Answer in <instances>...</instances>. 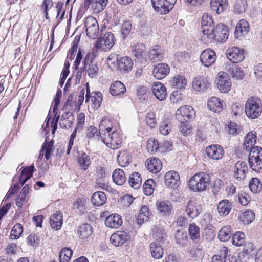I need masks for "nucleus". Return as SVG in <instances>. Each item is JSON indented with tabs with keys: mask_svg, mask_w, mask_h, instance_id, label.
Instances as JSON below:
<instances>
[{
	"mask_svg": "<svg viewBox=\"0 0 262 262\" xmlns=\"http://www.w3.org/2000/svg\"><path fill=\"white\" fill-rule=\"evenodd\" d=\"M229 31L227 26L224 24L220 23L215 28H213L206 36H202V40L205 43H210L213 41L218 42H225L228 38Z\"/></svg>",
	"mask_w": 262,
	"mask_h": 262,
	"instance_id": "nucleus-1",
	"label": "nucleus"
},
{
	"mask_svg": "<svg viewBox=\"0 0 262 262\" xmlns=\"http://www.w3.org/2000/svg\"><path fill=\"white\" fill-rule=\"evenodd\" d=\"M209 177L204 172L195 173L188 181L189 189L194 192L204 191L209 185Z\"/></svg>",
	"mask_w": 262,
	"mask_h": 262,
	"instance_id": "nucleus-2",
	"label": "nucleus"
},
{
	"mask_svg": "<svg viewBox=\"0 0 262 262\" xmlns=\"http://www.w3.org/2000/svg\"><path fill=\"white\" fill-rule=\"evenodd\" d=\"M245 111L247 116L251 119L258 117L261 113V102L257 97H251L246 101Z\"/></svg>",
	"mask_w": 262,
	"mask_h": 262,
	"instance_id": "nucleus-3",
	"label": "nucleus"
},
{
	"mask_svg": "<svg viewBox=\"0 0 262 262\" xmlns=\"http://www.w3.org/2000/svg\"><path fill=\"white\" fill-rule=\"evenodd\" d=\"M115 41L114 35L111 32H106L96 42L95 48L100 51L107 52L114 46Z\"/></svg>",
	"mask_w": 262,
	"mask_h": 262,
	"instance_id": "nucleus-4",
	"label": "nucleus"
},
{
	"mask_svg": "<svg viewBox=\"0 0 262 262\" xmlns=\"http://www.w3.org/2000/svg\"><path fill=\"white\" fill-rule=\"evenodd\" d=\"M102 137V142L112 149L119 148L122 143L121 138L116 129L112 130V132L108 133L106 135Z\"/></svg>",
	"mask_w": 262,
	"mask_h": 262,
	"instance_id": "nucleus-5",
	"label": "nucleus"
},
{
	"mask_svg": "<svg viewBox=\"0 0 262 262\" xmlns=\"http://www.w3.org/2000/svg\"><path fill=\"white\" fill-rule=\"evenodd\" d=\"M175 115L176 119L182 123L194 118L195 112L191 106L184 105L177 109Z\"/></svg>",
	"mask_w": 262,
	"mask_h": 262,
	"instance_id": "nucleus-6",
	"label": "nucleus"
},
{
	"mask_svg": "<svg viewBox=\"0 0 262 262\" xmlns=\"http://www.w3.org/2000/svg\"><path fill=\"white\" fill-rule=\"evenodd\" d=\"M155 10L160 14L168 13L173 7L176 0H151Z\"/></svg>",
	"mask_w": 262,
	"mask_h": 262,
	"instance_id": "nucleus-7",
	"label": "nucleus"
},
{
	"mask_svg": "<svg viewBox=\"0 0 262 262\" xmlns=\"http://www.w3.org/2000/svg\"><path fill=\"white\" fill-rule=\"evenodd\" d=\"M217 88L223 93L228 92L231 87V82L228 74L225 72H220L217 76Z\"/></svg>",
	"mask_w": 262,
	"mask_h": 262,
	"instance_id": "nucleus-8",
	"label": "nucleus"
},
{
	"mask_svg": "<svg viewBox=\"0 0 262 262\" xmlns=\"http://www.w3.org/2000/svg\"><path fill=\"white\" fill-rule=\"evenodd\" d=\"M247 164L244 161H238L234 165L233 171V177L237 181H241L244 180L248 172Z\"/></svg>",
	"mask_w": 262,
	"mask_h": 262,
	"instance_id": "nucleus-9",
	"label": "nucleus"
},
{
	"mask_svg": "<svg viewBox=\"0 0 262 262\" xmlns=\"http://www.w3.org/2000/svg\"><path fill=\"white\" fill-rule=\"evenodd\" d=\"M206 154L209 158L219 160L223 158L224 151L221 146L217 144H212L206 147Z\"/></svg>",
	"mask_w": 262,
	"mask_h": 262,
	"instance_id": "nucleus-10",
	"label": "nucleus"
},
{
	"mask_svg": "<svg viewBox=\"0 0 262 262\" xmlns=\"http://www.w3.org/2000/svg\"><path fill=\"white\" fill-rule=\"evenodd\" d=\"M227 58L232 63H238L243 61L245 58L244 51L236 47L229 48L226 52Z\"/></svg>",
	"mask_w": 262,
	"mask_h": 262,
	"instance_id": "nucleus-11",
	"label": "nucleus"
},
{
	"mask_svg": "<svg viewBox=\"0 0 262 262\" xmlns=\"http://www.w3.org/2000/svg\"><path fill=\"white\" fill-rule=\"evenodd\" d=\"M108 0H84V8H88L91 5V9L94 13H98L102 12L106 7Z\"/></svg>",
	"mask_w": 262,
	"mask_h": 262,
	"instance_id": "nucleus-12",
	"label": "nucleus"
},
{
	"mask_svg": "<svg viewBox=\"0 0 262 262\" xmlns=\"http://www.w3.org/2000/svg\"><path fill=\"white\" fill-rule=\"evenodd\" d=\"M156 206L158 213L162 216H169L172 211L171 203L167 200H157Z\"/></svg>",
	"mask_w": 262,
	"mask_h": 262,
	"instance_id": "nucleus-13",
	"label": "nucleus"
},
{
	"mask_svg": "<svg viewBox=\"0 0 262 262\" xmlns=\"http://www.w3.org/2000/svg\"><path fill=\"white\" fill-rule=\"evenodd\" d=\"M180 176L175 171L167 172L164 176V183L168 187L176 188L180 184Z\"/></svg>",
	"mask_w": 262,
	"mask_h": 262,
	"instance_id": "nucleus-14",
	"label": "nucleus"
},
{
	"mask_svg": "<svg viewBox=\"0 0 262 262\" xmlns=\"http://www.w3.org/2000/svg\"><path fill=\"white\" fill-rule=\"evenodd\" d=\"M216 54L211 49H207L202 52L200 55V61L205 67H209L215 62Z\"/></svg>",
	"mask_w": 262,
	"mask_h": 262,
	"instance_id": "nucleus-15",
	"label": "nucleus"
},
{
	"mask_svg": "<svg viewBox=\"0 0 262 262\" xmlns=\"http://www.w3.org/2000/svg\"><path fill=\"white\" fill-rule=\"evenodd\" d=\"M132 54L137 60L141 62L146 61V52H145V46L141 43L134 45L130 47Z\"/></svg>",
	"mask_w": 262,
	"mask_h": 262,
	"instance_id": "nucleus-16",
	"label": "nucleus"
},
{
	"mask_svg": "<svg viewBox=\"0 0 262 262\" xmlns=\"http://www.w3.org/2000/svg\"><path fill=\"white\" fill-rule=\"evenodd\" d=\"M129 237L128 233L118 231L111 236L110 241L115 246H119L124 244Z\"/></svg>",
	"mask_w": 262,
	"mask_h": 262,
	"instance_id": "nucleus-17",
	"label": "nucleus"
},
{
	"mask_svg": "<svg viewBox=\"0 0 262 262\" xmlns=\"http://www.w3.org/2000/svg\"><path fill=\"white\" fill-rule=\"evenodd\" d=\"M61 93L59 91H57L55 97L54 98L52 102V110L53 113L54 114L55 118H54L51 126L52 127V133L54 134L57 128V123L59 119V116L56 117L57 114V108L60 103V98L61 97Z\"/></svg>",
	"mask_w": 262,
	"mask_h": 262,
	"instance_id": "nucleus-18",
	"label": "nucleus"
},
{
	"mask_svg": "<svg viewBox=\"0 0 262 262\" xmlns=\"http://www.w3.org/2000/svg\"><path fill=\"white\" fill-rule=\"evenodd\" d=\"M152 94L160 101L164 100L167 97V91L165 86L161 82H154L151 88Z\"/></svg>",
	"mask_w": 262,
	"mask_h": 262,
	"instance_id": "nucleus-19",
	"label": "nucleus"
},
{
	"mask_svg": "<svg viewBox=\"0 0 262 262\" xmlns=\"http://www.w3.org/2000/svg\"><path fill=\"white\" fill-rule=\"evenodd\" d=\"M202 208L200 204L194 200H190L188 203L186 212L189 217H196L202 212Z\"/></svg>",
	"mask_w": 262,
	"mask_h": 262,
	"instance_id": "nucleus-20",
	"label": "nucleus"
},
{
	"mask_svg": "<svg viewBox=\"0 0 262 262\" xmlns=\"http://www.w3.org/2000/svg\"><path fill=\"white\" fill-rule=\"evenodd\" d=\"M201 25L202 36H206L214 28L212 18L209 14L206 13L202 15Z\"/></svg>",
	"mask_w": 262,
	"mask_h": 262,
	"instance_id": "nucleus-21",
	"label": "nucleus"
},
{
	"mask_svg": "<svg viewBox=\"0 0 262 262\" xmlns=\"http://www.w3.org/2000/svg\"><path fill=\"white\" fill-rule=\"evenodd\" d=\"M170 68L166 63H158L155 66L153 70V75L157 79H162L165 78L169 73Z\"/></svg>",
	"mask_w": 262,
	"mask_h": 262,
	"instance_id": "nucleus-22",
	"label": "nucleus"
},
{
	"mask_svg": "<svg viewBox=\"0 0 262 262\" xmlns=\"http://www.w3.org/2000/svg\"><path fill=\"white\" fill-rule=\"evenodd\" d=\"M249 31V25L245 19L240 20L237 24L235 30V36L236 38L240 39L247 35Z\"/></svg>",
	"mask_w": 262,
	"mask_h": 262,
	"instance_id": "nucleus-23",
	"label": "nucleus"
},
{
	"mask_svg": "<svg viewBox=\"0 0 262 262\" xmlns=\"http://www.w3.org/2000/svg\"><path fill=\"white\" fill-rule=\"evenodd\" d=\"M96 183L97 185L103 189L107 187L108 180L104 168L101 166L98 167L96 170Z\"/></svg>",
	"mask_w": 262,
	"mask_h": 262,
	"instance_id": "nucleus-24",
	"label": "nucleus"
},
{
	"mask_svg": "<svg viewBox=\"0 0 262 262\" xmlns=\"http://www.w3.org/2000/svg\"><path fill=\"white\" fill-rule=\"evenodd\" d=\"M209 87L207 79L203 76H197L192 81V88L197 92H203Z\"/></svg>",
	"mask_w": 262,
	"mask_h": 262,
	"instance_id": "nucleus-25",
	"label": "nucleus"
},
{
	"mask_svg": "<svg viewBox=\"0 0 262 262\" xmlns=\"http://www.w3.org/2000/svg\"><path fill=\"white\" fill-rule=\"evenodd\" d=\"M145 166L149 171L154 173H157L162 169L161 161L155 157L147 159L145 161Z\"/></svg>",
	"mask_w": 262,
	"mask_h": 262,
	"instance_id": "nucleus-26",
	"label": "nucleus"
},
{
	"mask_svg": "<svg viewBox=\"0 0 262 262\" xmlns=\"http://www.w3.org/2000/svg\"><path fill=\"white\" fill-rule=\"evenodd\" d=\"M86 138L88 142H98L103 140L102 134L100 133L99 129L93 126H90L86 131Z\"/></svg>",
	"mask_w": 262,
	"mask_h": 262,
	"instance_id": "nucleus-27",
	"label": "nucleus"
},
{
	"mask_svg": "<svg viewBox=\"0 0 262 262\" xmlns=\"http://www.w3.org/2000/svg\"><path fill=\"white\" fill-rule=\"evenodd\" d=\"M228 3L227 0H211V9L216 14H220L227 9Z\"/></svg>",
	"mask_w": 262,
	"mask_h": 262,
	"instance_id": "nucleus-28",
	"label": "nucleus"
},
{
	"mask_svg": "<svg viewBox=\"0 0 262 262\" xmlns=\"http://www.w3.org/2000/svg\"><path fill=\"white\" fill-rule=\"evenodd\" d=\"M99 129L100 133L102 134V136L106 135L108 133L115 130L114 128L112 121L108 118L104 117L100 122Z\"/></svg>",
	"mask_w": 262,
	"mask_h": 262,
	"instance_id": "nucleus-29",
	"label": "nucleus"
},
{
	"mask_svg": "<svg viewBox=\"0 0 262 262\" xmlns=\"http://www.w3.org/2000/svg\"><path fill=\"white\" fill-rule=\"evenodd\" d=\"M74 120V117L72 113L64 112L60 117L59 125L62 128L68 129L72 126Z\"/></svg>",
	"mask_w": 262,
	"mask_h": 262,
	"instance_id": "nucleus-30",
	"label": "nucleus"
},
{
	"mask_svg": "<svg viewBox=\"0 0 262 262\" xmlns=\"http://www.w3.org/2000/svg\"><path fill=\"white\" fill-rule=\"evenodd\" d=\"M122 223L121 217L116 214H111L105 220V225L111 228H118Z\"/></svg>",
	"mask_w": 262,
	"mask_h": 262,
	"instance_id": "nucleus-31",
	"label": "nucleus"
},
{
	"mask_svg": "<svg viewBox=\"0 0 262 262\" xmlns=\"http://www.w3.org/2000/svg\"><path fill=\"white\" fill-rule=\"evenodd\" d=\"M50 226L55 230H59L63 224L62 214L59 212H56L52 215L50 218Z\"/></svg>",
	"mask_w": 262,
	"mask_h": 262,
	"instance_id": "nucleus-32",
	"label": "nucleus"
},
{
	"mask_svg": "<svg viewBox=\"0 0 262 262\" xmlns=\"http://www.w3.org/2000/svg\"><path fill=\"white\" fill-rule=\"evenodd\" d=\"M257 137L256 133L254 132H249L245 137L243 147L247 151H249L250 149L255 147L254 146L256 143Z\"/></svg>",
	"mask_w": 262,
	"mask_h": 262,
	"instance_id": "nucleus-33",
	"label": "nucleus"
},
{
	"mask_svg": "<svg viewBox=\"0 0 262 262\" xmlns=\"http://www.w3.org/2000/svg\"><path fill=\"white\" fill-rule=\"evenodd\" d=\"M133 67V61L128 56L122 57L118 61V68L123 73L130 71Z\"/></svg>",
	"mask_w": 262,
	"mask_h": 262,
	"instance_id": "nucleus-34",
	"label": "nucleus"
},
{
	"mask_svg": "<svg viewBox=\"0 0 262 262\" xmlns=\"http://www.w3.org/2000/svg\"><path fill=\"white\" fill-rule=\"evenodd\" d=\"M79 237L82 239L90 237L93 232L92 227L89 224H83L79 226L77 230Z\"/></svg>",
	"mask_w": 262,
	"mask_h": 262,
	"instance_id": "nucleus-35",
	"label": "nucleus"
},
{
	"mask_svg": "<svg viewBox=\"0 0 262 262\" xmlns=\"http://www.w3.org/2000/svg\"><path fill=\"white\" fill-rule=\"evenodd\" d=\"M231 208V203L227 200H223L219 203L217 210L221 216H225L230 213Z\"/></svg>",
	"mask_w": 262,
	"mask_h": 262,
	"instance_id": "nucleus-36",
	"label": "nucleus"
},
{
	"mask_svg": "<svg viewBox=\"0 0 262 262\" xmlns=\"http://www.w3.org/2000/svg\"><path fill=\"white\" fill-rule=\"evenodd\" d=\"M110 91L113 96H117L123 94L126 92V88L121 81H116L111 84Z\"/></svg>",
	"mask_w": 262,
	"mask_h": 262,
	"instance_id": "nucleus-37",
	"label": "nucleus"
},
{
	"mask_svg": "<svg viewBox=\"0 0 262 262\" xmlns=\"http://www.w3.org/2000/svg\"><path fill=\"white\" fill-rule=\"evenodd\" d=\"M161 244V243L153 242L150 245V252L155 259L161 258L163 255L164 251Z\"/></svg>",
	"mask_w": 262,
	"mask_h": 262,
	"instance_id": "nucleus-38",
	"label": "nucleus"
},
{
	"mask_svg": "<svg viewBox=\"0 0 262 262\" xmlns=\"http://www.w3.org/2000/svg\"><path fill=\"white\" fill-rule=\"evenodd\" d=\"M149 58L154 61L161 59L163 57V50L161 47L158 45L153 46L149 51Z\"/></svg>",
	"mask_w": 262,
	"mask_h": 262,
	"instance_id": "nucleus-39",
	"label": "nucleus"
},
{
	"mask_svg": "<svg viewBox=\"0 0 262 262\" xmlns=\"http://www.w3.org/2000/svg\"><path fill=\"white\" fill-rule=\"evenodd\" d=\"M89 101L91 102L94 108H99L102 101V94L99 91L92 92L89 97Z\"/></svg>",
	"mask_w": 262,
	"mask_h": 262,
	"instance_id": "nucleus-40",
	"label": "nucleus"
},
{
	"mask_svg": "<svg viewBox=\"0 0 262 262\" xmlns=\"http://www.w3.org/2000/svg\"><path fill=\"white\" fill-rule=\"evenodd\" d=\"M152 236L155 241L158 243H163L165 241L166 235V233L161 227H155L152 229Z\"/></svg>",
	"mask_w": 262,
	"mask_h": 262,
	"instance_id": "nucleus-41",
	"label": "nucleus"
},
{
	"mask_svg": "<svg viewBox=\"0 0 262 262\" xmlns=\"http://www.w3.org/2000/svg\"><path fill=\"white\" fill-rule=\"evenodd\" d=\"M106 195L101 191L95 192L91 198L92 203L96 206L103 205L106 202Z\"/></svg>",
	"mask_w": 262,
	"mask_h": 262,
	"instance_id": "nucleus-42",
	"label": "nucleus"
},
{
	"mask_svg": "<svg viewBox=\"0 0 262 262\" xmlns=\"http://www.w3.org/2000/svg\"><path fill=\"white\" fill-rule=\"evenodd\" d=\"M222 101L216 97H211L208 101V108L214 112H220L223 107Z\"/></svg>",
	"mask_w": 262,
	"mask_h": 262,
	"instance_id": "nucleus-43",
	"label": "nucleus"
},
{
	"mask_svg": "<svg viewBox=\"0 0 262 262\" xmlns=\"http://www.w3.org/2000/svg\"><path fill=\"white\" fill-rule=\"evenodd\" d=\"M171 86L176 89L184 88L187 84V80L183 75H178L173 77L170 81Z\"/></svg>",
	"mask_w": 262,
	"mask_h": 262,
	"instance_id": "nucleus-44",
	"label": "nucleus"
},
{
	"mask_svg": "<svg viewBox=\"0 0 262 262\" xmlns=\"http://www.w3.org/2000/svg\"><path fill=\"white\" fill-rule=\"evenodd\" d=\"M35 167L33 165L30 167L25 168L21 172L19 182L22 185H24L26 182L30 179L32 176L33 172L35 170Z\"/></svg>",
	"mask_w": 262,
	"mask_h": 262,
	"instance_id": "nucleus-45",
	"label": "nucleus"
},
{
	"mask_svg": "<svg viewBox=\"0 0 262 262\" xmlns=\"http://www.w3.org/2000/svg\"><path fill=\"white\" fill-rule=\"evenodd\" d=\"M112 179L114 182L118 185H123L126 180L124 171L121 169H117L113 171Z\"/></svg>",
	"mask_w": 262,
	"mask_h": 262,
	"instance_id": "nucleus-46",
	"label": "nucleus"
},
{
	"mask_svg": "<svg viewBox=\"0 0 262 262\" xmlns=\"http://www.w3.org/2000/svg\"><path fill=\"white\" fill-rule=\"evenodd\" d=\"M53 146V142L52 141L44 143L40 151L38 159H41L45 154L46 160H48L50 159L51 153L52 151Z\"/></svg>",
	"mask_w": 262,
	"mask_h": 262,
	"instance_id": "nucleus-47",
	"label": "nucleus"
},
{
	"mask_svg": "<svg viewBox=\"0 0 262 262\" xmlns=\"http://www.w3.org/2000/svg\"><path fill=\"white\" fill-rule=\"evenodd\" d=\"M129 183L130 186L134 189L139 188L142 184V178L139 172H133L129 178Z\"/></svg>",
	"mask_w": 262,
	"mask_h": 262,
	"instance_id": "nucleus-48",
	"label": "nucleus"
},
{
	"mask_svg": "<svg viewBox=\"0 0 262 262\" xmlns=\"http://www.w3.org/2000/svg\"><path fill=\"white\" fill-rule=\"evenodd\" d=\"M188 232L191 240L196 243H198L200 241V228L195 223L189 225Z\"/></svg>",
	"mask_w": 262,
	"mask_h": 262,
	"instance_id": "nucleus-49",
	"label": "nucleus"
},
{
	"mask_svg": "<svg viewBox=\"0 0 262 262\" xmlns=\"http://www.w3.org/2000/svg\"><path fill=\"white\" fill-rule=\"evenodd\" d=\"M130 155L126 151L120 152L117 156L118 162L122 167L127 166L130 161Z\"/></svg>",
	"mask_w": 262,
	"mask_h": 262,
	"instance_id": "nucleus-50",
	"label": "nucleus"
},
{
	"mask_svg": "<svg viewBox=\"0 0 262 262\" xmlns=\"http://www.w3.org/2000/svg\"><path fill=\"white\" fill-rule=\"evenodd\" d=\"M255 214L253 211L249 209L244 211L239 216L240 221L245 225L249 224L254 219Z\"/></svg>",
	"mask_w": 262,
	"mask_h": 262,
	"instance_id": "nucleus-51",
	"label": "nucleus"
},
{
	"mask_svg": "<svg viewBox=\"0 0 262 262\" xmlns=\"http://www.w3.org/2000/svg\"><path fill=\"white\" fill-rule=\"evenodd\" d=\"M78 162L81 168L83 170L87 169L91 163L90 157L84 152L79 155Z\"/></svg>",
	"mask_w": 262,
	"mask_h": 262,
	"instance_id": "nucleus-52",
	"label": "nucleus"
},
{
	"mask_svg": "<svg viewBox=\"0 0 262 262\" xmlns=\"http://www.w3.org/2000/svg\"><path fill=\"white\" fill-rule=\"evenodd\" d=\"M175 239L177 244L182 246L186 245L188 238L187 233L181 230H177L175 234Z\"/></svg>",
	"mask_w": 262,
	"mask_h": 262,
	"instance_id": "nucleus-53",
	"label": "nucleus"
},
{
	"mask_svg": "<svg viewBox=\"0 0 262 262\" xmlns=\"http://www.w3.org/2000/svg\"><path fill=\"white\" fill-rule=\"evenodd\" d=\"M249 187L253 193H257L262 189V184L258 179L253 178L249 182Z\"/></svg>",
	"mask_w": 262,
	"mask_h": 262,
	"instance_id": "nucleus-54",
	"label": "nucleus"
},
{
	"mask_svg": "<svg viewBox=\"0 0 262 262\" xmlns=\"http://www.w3.org/2000/svg\"><path fill=\"white\" fill-rule=\"evenodd\" d=\"M231 234L230 227L229 226H224L220 230L218 234V238L221 241H227L230 238Z\"/></svg>",
	"mask_w": 262,
	"mask_h": 262,
	"instance_id": "nucleus-55",
	"label": "nucleus"
},
{
	"mask_svg": "<svg viewBox=\"0 0 262 262\" xmlns=\"http://www.w3.org/2000/svg\"><path fill=\"white\" fill-rule=\"evenodd\" d=\"M72 250L69 248H64L59 253L60 262H69L72 255Z\"/></svg>",
	"mask_w": 262,
	"mask_h": 262,
	"instance_id": "nucleus-56",
	"label": "nucleus"
},
{
	"mask_svg": "<svg viewBox=\"0 0 262 262\" xmlns=\"http://www.w3.org/2000/svg\"><path fill=\"white\" fill-rule=\"evenodd\" d=\"M230 66L232 67V70L230 71V73L232 77L236 79H242L244 74L241 68L233 63H230Z\"/></svg>",
	"mask_w": 262,
	"mask_h": 262,
	"instance_id": "nucleus-57",
	"label": "nucleus"
},
{
	"mask_svg": "<svg viewBox=\"0 0 262 262\" xmlns=\"http://www.w3.org/2000/svg\"><path fill=\"white\" fill-rule=\"evenodd\" d=\"M245 235L243 232H236L232 236V243L236 246H241L245 243Z\"/></svg>",
	"mask_w": 262,
	"mask_h": 262,
	"instance_id": "nucleus-58",
	"label": "nucleus"
},
{
	"mask_svg": "<svg viewBox=\"0 0 262 262\" xmlns=\"http://www.w3.org/2000/svg\"><path fill=\"white\" fill-rule=\"evenodd\" d=\"M249 164L250 167L254 171H259L262 168V159L249 157Z\"/></svg>",
	"mask_w": 262,
	"mask_h": 262,
	"instance_id": "nucleus-59",
	"label": "nucleus"
},
{
	"mask_svg": "<svg viewBox=\"0 0 262 262\" xmlns=\"http://www.w3.org/2000/svg\"><path fill=\"white\" fill-rule=\"evenodd\" d=\"M83 70L86 72L90 77L93 78L97 74L98 68L95 63L91 62L87 66H83Z\"/></svg>",
	"mask_w": 262,
	"mask_h": 262,
	"instance_id": "nucleus-60",
	"label": "nucleus"
},
{
	"mask_svg": "<svg viewBox=\"0 0 262 262\" xmlns=\"http://www.w3.org/2000/svg\"><path fill=\"white\" fill-rule=\"evenodd\" d=\"M155 182L152 179L147 180L143 185V188L145 195H150L154 191Z\"/></svg>",
	"mask_w": 262,
	"mask_h": 262,
	"instance_id": "nucleus-61",
	"label": "nucleus"
},
{
	"mask_svg": "<svg viewBox=\"0 0 262 262\" xmlns=\"http://www.w3.org/2000/svg\"><path fill=\"white\" fill-rule=\"evenodd\" d=\"M23 231V226L17 223L15 224L11 230L10 236L12 239H18L21 235Z\"/></svg>",
	"mask_w": 262,
	"mask_h": 262,
	"instance_id": "nucleus-62",
	"label": "nucleus"
},
{
	"mask_svg": "<svg viewBox=\"0 0 262 262\" xmlns=\"http://www.w3.org/2000/svg\"><path fill=\"white\" fill-rule=\"evenodd\" d=\"M74 208L80 213H84L85 212V200L83 198L77 199L74 204Z\"/></svg>",
	"mask_w": 262,
	"mask_h": 262,
	"instance_id": "nucleus-63",
	"label": "nucleus"
},
{
	"mask_svg": "<svg viewBox=\"0 0 262 262\" xmlns=\"http://www.w3.org/2000/svg\"><path fill=\"white\" fill-rule=\"evenodd\" d=\"M249 158L262 159V148L259 146H255L249 150Z\"/></svg>",
	"mask_w": 262,
	"mask_h": 262,
	"instance_id": "nucleus-64",
	"label": "nucleus"
}]
</instances>
